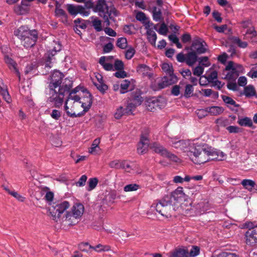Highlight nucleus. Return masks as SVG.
Masks as SVG:
<instances>
[{
    "instance_id": "ea45409f",
    "label": "nucleus",
    "mask_w": 257,
    "mask_h": 257,
    "mask_svg": "<svg viewBox=\"0 0 257 257\" xmlns=\"http://www.w3.org/2000/svg\"><path fill=\"white\" fill-rule=\"evenodd\" d=\"M231 40L234 44H236L240 48H245L248 46V44L246 42L242 41L237 37H233Z\"/></svg>"
},
{
    "instance_id": "72a5a7b5",
    "label": "nucleus",
    "mask_w": 257,
    "mask_h": 257,
    "mask_svg": "<svg viewBox=\"0 0 257 257\" xmlns=\"http://www.w3.org/2000/svg\"><path fill=\"white\" fill-rule=\"evenodd\" d=\"M243 94L247 97H250L256 95V91L252 85H249L244 88Z\"/></svg>"
},
{
    "instance_id": "c85d7f7f",
    "label": "nucleus",
    "mask_w": 257,
    "mask_h": 257,
    "mask_svg": "<svg viewBox=\"0 0 257 257\" xmlns=\"http://www.w3.org/2000/svg\"><path fill=\"white\" fill-rule=\"evenodd\" d=\"M203 42L196 40L193 42L192 47L196 51L198 54H203L206 52V49L204 47Z\"/></svg>"
},
{
    "instance_id": "49530a36",
    "label": "nucleus",
    "mask_w": 257,
    "mask_h": 257,
    "mask_svg": "<svg viewBox=\"0 0 257 257\" xmlns=\"http://www.w3.org/2000/svg\"><path fill=\"white\" fill-rule=\"evenodd\" d=\"M240 27L242 29H249L250 28L253 27L252 25V22L250 20L247 19L242 21L240 23Z\"/></svg>"
},
{
    "instance_id": "4468645a",
    "label": "nucleus",
    "mask_w": 257,
    "mask_h": 257,
    "mask_svg": "<svg viewBox=\"0 0 257 257\" xmlns=\"http://www.w3.org/2000/svg\"><path fill=\"white\" fill-rule=\"evenodd\" d=\"M208 155L209 161L211 160L222 161L225 158V154L219 151L208 146Z\"/></svg>"
},
{
    "instance_id": "f8f14e48",
    "label": "nucleus",
    "mask_w": 257,
    "mask_h": 257,
    "mask_svg": "<svg viewBox=\"0 0 257 257\" xmlns=\"http://www.w3.org/2000/svg\"><path fill=\"white\" fill-rule=\"evenodd\" d=\"M159 24L154 25L152 22H148L146 24V29L148 39L152 45L155 46L157 40V35L154 30H157Z\"/></svg>"
},
{
    "instance_id": "774afa93",
    "label": "nucleus",
    "mask_w": 257,
    "mask_h": 257,
    "mask_svg": "<svg viewBox=\"0 0 257 257\" xmlns=\"http://www.w3.org/2000/svg\"><path fill=\"white\" fill-rule=\"evenodd\" d=\"M51 116L53 118L58 120L61 116V112L58 110L53 109L51 113Z\"/></svg>"
},
{
    "instance_id": "2f4dec72",
    "label": "nucleus",
    "mask_w": 257,
    "mask_h": 257,
    "mask_svg": "<svg viewBox=\"0 0 257 257\" xmlns=\"http://www.w3.org/2000/svg\"><path fill=\"white\" fill-rule=\"evenodd\" d=\"M197 61V56L195 52H189L186 57V62L190 66L194 64Z\"/></svg>"
},
{
    "instance_id": "c03bdc74",
    "label": "nucleus",
    "mask_w": 257,
    "mask_h": 257,
    "mask_svg": "<svg viewBox=\"0 0 257 257\" xmlns=\"http://www.w3.org/2000/svg\"><path fill=\"white\" fill-rule=\"evenodd\" d=\"M130 85V81L128 80H124L120 84V93L123 94L127 92L128 88Z\"/></svg>"
},
{
    "instance_id": "c756f323",
    "label": "nucleus",
    "mask_w": 257,
    "mask_h": 257,
    "mask_svg": "<svg viewBox=\"0 0 257 257\" xmlns=\"http://www.w3.org/2000/svg\"><path fill=\"white\" fill-rule=\"evenodd\" d=\"M151 12L152 13L153 20L156 22H159L163 20L162 12L160 8L154 6L152 8Z\"/></svg>"
},
{
    "instance_id": "58836bf2",
    "label": "nucleus",
    "mask_w": 257,
    "mask_h": 257,
    "mask_svg": "<svg viewBox=\"0 0 257 257\" xmlns=\"http://www.w3.org/2000/svg\"><path fill=\"white\" fill-rule=\"evenodd\" d=\"M30 33L31 34V35H28L26 37L34 41L33 43V44H31V47H32L35 45L37 41L38 38V33L37 31L36 30H31Z\"/></svg>"
},
{
    "instance_id": "a18cd8bd",
    "label": "nucleus",
    "mask_w": 257,
    "mask_h": 257,
    "mask_svg": "<svg viewBox=\"0 0 257 257\" xmlns=\"http://www.w3.org/2000/svg\"><path fill=\"white\" fill-rule=\"evenodd\" d=\"M194 91V88L192 85L187 84L185 86L184 96L186 98L190 97Z\"/></svg>"
},
{
    "instance_id": "f03ea898",
    "label": "nucleus",
    "mask_w": 257,
    "mask_h": 257,
    "mask_svg": "<svg viewBox=\"0 0 257 257\" xmlns=\"http://www.w3.org/2000/svg\"><path fill=\"white\" fill-rule=\"evenodd\" d=\"M84 212V207L81 203H75L70 211H67L63 215L61 220L55 217L54 221L58 224L64 226L73 225L80 220Z\"/></svg>"
},
{
    "instance_id": "5fc2aeb1",
    "label": "nucleus",
    "mask_w": 257,
    "mask_h": 257,
    "mask_svg": "<svg viewBox=\"0 0 257 257\" xmlns=\"http://www.w3.org/2000/svg\"><path fill=\"white\" fill-rule=\"evenodd\" d=\"M125 112V111H124V109L122 106H120L116 109L114 114V116L116 119H119Z\"/></svg>"
},
{
    "instance_id": "37998d69",
    "label": "nucleus",
    "mask_w": 257,
    "mask_h": 257,
    "mask_svg": "<svg viewBox=\"0 0 257 257\" xmlns=\"http://www.w3.org/2000/svg\"><path fill=\"white\" fill-rule=\"evenodd\" d=\"M113 71L122 70L124 69V64L121 60L113 59Z\"/></svg>"
},
{
    "instance_id": "6e6552de",
    "label": "nucleus",
    "mask_w": 257,
    "mask_h": 257,
    "mask_svg": "<svg viewBox=\"0 0 257 257\" xmlns=\"http://www.w3.org/2000/svg\"><path fill=\"white\" fill-rule=\"evenodd\" d=\"M244 228H248L245 233V241L247 245H253L257 243V225L253 226V224L250 222H245Z\"/></svg>"
},
{
    "instance_id": "393cba45",
    "label": "nucleus",
    "mask_w": 257,
    "mask_h": 257,
    "mask_svg": "<svg viewBox=\"0 0 257 257\" xmlns=\"http://www.w3.org/2000/svg\"><path fill=\"white\" fill-rule=\"evenodd\" d=\"M237 123L241 126L254 128L252 120L248 117H239L237 120Z\"/></svg>"
},
{
    "instance_id": "6e6d98bb",
    "label": "nucleus",
    "mask_w": 257,
    "mask_h": 257,
    "mask_svg": "<svg viewBox=\"0 0 257 257\" xmlns=\"http://www.w3.org/2000/svg\"><path fill=\"white\" fill-rule=\"evenodd\" d=\"M199 248L197 246H194L192 247L190 252H188V255L189 254L191 257H195L199 254Z\"/></svg>"
},
{
    "instance_id": "338daca9",
    "label": "nucleus",
    "mask_w": 257,
    "mask_h": 257,
    "mask_svg": "<svg viewBox=\"0 0 257 257\" xmlns=\"http://www.w3.org/2000/svg\"><path fill=\"white\" fill-rule=\"evenodd\" d=\"M135 6L143 10H146V5L143 0H136Z\"/></svg>"
},
{
    "instance_id": "8fccbe9b",
    "label": "nucleus",
    "mask_w": 257,
    "mask_h": 257,
    "mask_svg": "<svg viewBox=\"0 0 257 257\" xmlns=\"http://www.w3.org/2000/svg\"><path fill=\"white\" fill-rule=\"evenodd\" d=\"M139 188V185L137 184H130L124 187V191L125 192L134 191L137 190Z\"/></svg>"
},
{
    "instance_id": "a878e982",
    "label": "nucleus",
    "mask_w": 257,
    "mask_h": 257,
    "mask_svg": "<svg viewBox=\"0 0 257 257\" xmlns=\"http://www.w3.org/2000/svg\"><path fill=\"white\" fill-rule=\"evenodd\" d=\"M150 148L155 153L163 156L167 153V150L163 146L157 143H154L150 145Z\"/></svg>"
},
{
    "instance_id": "39448f33",
    "label": "nucleus",
    "mask_w": 257,
    "mask_h": 257,
    "mask_svg": "<svg viewBox=\"0 0 257 257\" xmlns=\"http://www.w3.org/2000/svg\"><path fill=\"white\" fill-rule=\"evenodd\" d=\"M152 207L155 208L156 211L164 217L168 218L171 216V201L168 196H165L157 203L153 204Z\"/></svg>"
},
{
    "instance_id": "bb28decb",
    "label": "nucleus",
    "mask_w": 257,
    "mask_h": 257,
    "mask_svg": "<svg viewBox=\"0 0 257 257\" xmlns=\"http://www.w3.org/2000/svg\"><path fill=\"white\" fill-rule=\"evenodd\" d=\"M241 184L244 189L249 191H252L255 187H256V189H257V185L255 182L250 179H243L241 182Z\"/></svg>"
},
{
    "instance_id": "13d9d810",
    "label": "nucleus",
    "mask_w": 257,
    "mask_h": 257,
    "mask_svg": "<svg viewBox=\"0 0 257 257\" xmlns=\"http://www.w3.org/2000/svg\"><path fill=\"white\" fill-rule=\"evenodd\" d=\"M54 198V194L51 191L47 192L45 196V199L46 201L50 204L52 205V202Z\"/></svg>"
},
{
    "instance_id": "412c9836",
    "label": "nucleus",
    "mask_w": 257,
    "mask_h": 257,
    "mask_svg": "<svg viewBox=\"0 0 257 257\" xmlns=\"http://www.w3.org/2000/svg\"><path fill=\"white\" fill-rule=\"evenodd\" d=\"M244 39L250 40L251 43H257L255 38L257 36V32L255 30L254 28H250L246 30L244 33H243Z\"/></svg>"
},
{
    "instance_id": "e2e57ef3",
    "label": "nucleus",
    "mask_w": 257,
    "mask_h": 257,
    "mask_svg": "<svg viewBox=\"0 0 257 257\" xmlns=\"http://www.w3.org/2000/svg\"><path fill=\"white\" fill-rule=\"evenodd\" d=\"M204 71V68L202 66H198L195 67L193 71V74L194 75L200 76H201Z\"/></svg>"
},
{
    "instance_id": "864d4df0",
    "label": "nucleus",
    "mask_w": 257,
    "mask_h": 257,
    "mask_svg": "<svg viewBox=\"0 0 257 257\" xmlns=\"http://www.w3.org/2000/svg\"><path fill=\"white\" fill-rule=\"evenodd\" d=\"M79 248L82 251L88 252L89 249H93V246L87 242H82L79 245Z\"/></svg>"
},
{
    "instance_id": "dca6fc26",
    "label": "nucleus",
    "mask_w": 257,
    "mask_h": 257,
    "mask_svg": "<svg viewBox=\"0 0 257 257\" xmlns=\"http://www.w3.org/2000/svg\"><path fill=\"white\" fill-rule=\"evenodd\" d=\"M67 10L69 13L73 16H76L78 14H83L85 16H87L89 15L88 12L84 13V9L80 6L68 4L67 5Z\"/></svg>"
},
{
    "instance_id": "680f3d73",
    "label": "nucleus",
    "mask_w": 257,
    "mask_h": 257,
    "mask_svg": "<svg viewBox=\"0 0 257 257\" xmlns=\"http://www.w3.org/2000/svg\"><path fill=\"white\" fill-rule=\"evenodd\" d=\"M87 177L85 175H82L78 181L76 183V185L78 187H82L85 185Z\"/></svg>"
},
{
    "instance_id": "ddd939ff",
    "label": "nucleus",
    "mask_w": 257,
    "mask_h": 257,
    "mask_svg": "<svg viewBox=\"0 0 257 257\" xmlns=\"http://www.w3.org/2000/svg\"><path fill=\"white\" fill-rule=\"evenodd\" d=\"M61 49V45L59 43H55V45L54 46L53 49L48 51L46 54L45 67L51 68L52 67V64L55 62L54 56Z\"/></svg>"
},
{
    "instance_id": "6ab92c4d",
    "label": "nucleus",
    "mask_w": 257,
    "mask_h": 257,
    "mask_svg": "<svg viewBox=\"0 0 257 257\" xmlns=\"http://www.w3.org/2000/svg\"><path fill=\"white\" fill-rule=\"evenodd\" d=\"M186 198V196L183 192V189L182 187H178L171 194V198L177 202L185 200Z\"/></svg>"
},
{
    "instance_id": "20e7f679",
    "label": "nucleus",
    "mask_w": 257,
    "mask_h": 257,
    "mask_svg": "<svg viewBox=\"0 0 257 257\" xmlns=\"http://www.w3.org/2000/svg\"><path fill=\"white\" fill-rule=\"evenodd\" d=\"M111 10L112 8L107 6L105 0H98L94 7V12L97 13L100 17L103 18L104 23L106 26L110 24L109 18Z\"/></svg>"
},
{
    "instance_id": "052dcab7",
    "label": "nucleus",
    "mask_w": 257,
    "mask_h": 257,
    "mask_svg": "<svg viewBox=\"0 0 257 257\" xmlns=\"http://www.w3.org/2000/svg\"><path fill=\"white\" fill-rule=\"evenodd\" d=\"M10 194L15 197L19 201L24 202L25 200V197L15 191H13V192H10Z\"/></svg>"
},
{
    "instance_id": "cd10ccee",
    "label": "nucleus",
    "mask_w": 257,
    "mask_h": 257,
    "mask_svg": "<svg viewBox=\"0 0 257 257\" xmlns=\"http://www.w3.org/2000/svg\"><path fill=\"white\" fill-rule=\"evenodd\" d=\"M170 257H188V251L185 248H177L170 253Z\"/></svg>"
},
{
    "instance_id": "0eeeda50",
    "label": "nucleus",
    "mask_w": 257,
    "mask_h": 257,
    "mask_svg": "<svg viewBox=\"0 0 257 257\" xmlns=\"http://www.w3.org/2000/svg\"><path fill=\"white\" fill-rule=\"evenodd\" d=\"M169 143L173 147L176 149H179L184 152L187 153L188 156V154L191 151L192 146H194V143L190 141L180 140L177 137L169 138Z\"/></svg>"
},
{
    "instance_id": "f257e3e1",
    "label": "nucleus",
    "mask_w": 257,
    "mask_h": 257,
    "mask_svg": "<svg viewBox=\"0 0 257 257\" xmlns=\"http://www.w3.org/2000/svg\"><path fill=\"white\" fill-rule=\"evenodd\" d=\"M64 75L59 71H54L48 78V86L46 92L48 101L59 108L63 104L66 93L69 94L65 102L64 110L70 117L83 116L90 109L92 103L90 93L86 91L85 96H81V87L77 86L70 91L72 81L68 79H63Z\"/></svg>"
},
{
    "instance_id": "79ce46f5",
    "label": "nucleus",
    "mask_w": 257,
    "mask_h": 257,
    "mask_svg": "<svg viewBox=\"0 0 257 257\" xmlns=\"http://www.w3.org/2000/svg\"><path fill=\"white\" fill-rule=\"evenodd\" d=\"M98 182V180L96 178H90L88 182V187L87 188V190L90 191L94 189L97 186Z\"/></svg>"
},
{
    "instance_id": "69168bd1",
    "label": "nucleus",
    "mask_w": 257,
    "mask_h": 257,
    "mask_svg": "<svg viewBox=\"0 0 257 257\" xmlns=\"http://www.w3.org/2000/svg\"><path fill=\"white\" fill-rule=\"evenodd\" d=\"M117 71L116 72L114 75L117 77V78H124L126 77H127V74L126 72L123 71V70H117Z\"/></svg>"
},
{
    "instance_id": "bf43d9fd",
    "label": "nucleus",
    "mask_w": 257,
    "mask_h": 257,
    "mask_svg": "<svg viewBox=\"0 0 257 257\" xmlns=\"http://www.w3.org/2000/svg\"><path fill=\"white\" fill-rule=\"evenodd\" d=\"M164 157L168 158L170 160H171L172 161H174L175 162H178V161L179 160V158L176 156H175V155L171 153L168 150L167 151V153L165 154Z\"/></svg>"
},
{
    "instance_id": "7c9ffc66",
    "label": "nucleus",
    "mask_w": 257,
    "mask_h": 257,
    "mask_svg": "<svg viewBox=\"0 0 257 257\" xmlns=\"http://www.w3.org/2000/svg\"><path fill=\"white\" fill-rule=\"evenodd\" d=\"M157 103V98L153 97L148 99L146 102V106L147 109L151 111L156 110L158 109Z\"/></svg>"
},
{
    "instance_id": "4d7b16f0",
    "label": "nucleus",
    "mask_w": 257,
    "mask_h": 257,
    "mask_svg": "<svg viewBox=\"0 0 257 257\" xmlns=\"http://www.w3.org/2000/svg\"><path fill=\"white\" fill-rule=\"evenodd\" d=\"M97 88L101 92H104L108 88L107 86L103 82L100 83H94Z\"/></svg>"
},
{
    "instance_id": "5701e85b",
    "label": "nucleus",
    "mask_w": 257,
    "mask_h": 257,
    "mask_svg": "<svg viewBox=\"0 0 257 257\" xmlns=\"http://www.w3.org/2000/svg\"><path fill=\"white\" fill-rule=\"evenodd\" d=\"M14 11L16 14L20 15L27 14L29 11V5L24 0L21 2V5L15 7Z\"/></svg>"
},
{
    "instance_id": "de8ad7c7",
    "label": "nucleus",
    "mask_w": 257,
    "mask_h": 257,
    "mask_svg": "<svg viewBox=\"0 0 257 257\" xmlns=\"http://www.w3.org/2000/svg\"><path fill=\"white\" fill-rule=\"evenodd\" d=\"M127 40L123 37L119 38L117 39L116 45L120 49H125L127 47Z\"/></svg>"
},
{
    "instance_id": "a211bd4d",
    "label": "nucleus",
    "mask_w": 257,
    "mask_h": 257,
    "mask_svg": "<svg viewBox=\"0 0 257 257\" xmlns=\"http://www.w3.org/2000/svg\"><path fill=\"white\" fill-rule=\"evenodd\" d=\"M149 145V140L147 135H142L138 146V152L143 154L146 153Z\"/></svg>"
},
{
    "instance_id": "09e8293b",
    "label": "nucleus",
    "mask_w": 257,
    "mask_h": 257,
    "mask_svg": "<svg viewBox=\"0 0 257 257\" xmlns=\"http://www.w3.org/2000/svg\"><path fill=\"white\" fill-rule=\"evenodd\" d=\"M136 51L132 47H128L125 53V58L127 60L131 59L134 56Z\"/></svg>"
},
{
    "instance_id": "473e14b6",
    "label": "nucleus",
    "mask_w": 257,
    "mask_h": 257,
    "mask_svg": "<svg viewBox=\"0 0 257 257\" xmlns=\"http://www.w3.org/2000/svg\"><path fill=\"white\" fill-rule=\"evenodd\" d=\"M206 110L211 115H217L222 113L224 109L220 106H213L206 108Z\"/></svg>"
},
{
    "instance_id": "c9c22d12",
    "label": "nucleus",
    "mask_w": 257,
    "mask_h": 257,
    "mask_svg": "<svg viewBox=\"0 0 257 257\" xmlns=\"http://www.w3.org/2000/svg\"><path fill=\"white\" fill-rule=\"evenodd\" d=\"M124 163L125 160H115L109 163V166L111 168L119 169H121L122 167H124Z\"/></svg>"
},
{
    "instance_id": "423d86ee",
    "label": "nucleus",
    "mask_w": 257,
    "mask_h": 257,
    "mask_svg": "<svg viewBox=\"0 0 257 257\" xmlns=\"http://www.w3.org/2000/svg\"><path fill=\"white\" fill-rule=\"evenodd\" d=\"M70 206V204L68 201H58L53 203L50 209V213L52 219L54 220L55 217H57L58 219H62V214Z\"/></svg>"
},
{
    "instance_id": "9b49d317",
    "label": "nucleus",
    "mask_w": 257,
    "mask_h": 257,
    "mask_svg": "<svg viewBox=\"0 0 257 257\" xmlns=\"http://www.w3.org/2000/svg\"><path fill=\"white\" fill-rule=\"evenodd\" d=\"M241 69V65L229 61L225 67V70L229 71L226 77L230 80H235L239 75V71Z\"/></svg>"
},
{
    "instance_id": "aec40b11",
    "label": "nucleus",
    "mask_w": 257,
    "mask_h": 257,
    "mask_svg": "<svg viewBox=\"0 0 257 257\" xmlns=\"http://www.w3.org/2000/svg\"><path fill=\"white\" fill-rule=\"evenodd\" d=\"M137 71L144 76L149 78L151 77L153 75L152 69L146 64H139L137 68Z\"/></svg>"
},
{
    "instance_id": "4c0bfd02",
    "label": "nucleus",
    "mask_w": 257,
    "mask_h": 257,
    "mask_svg": "<svg viewBox=\"0 0 257 257\" xmlns=\"http://www.w3.org/2000/svg\"><path fill=\"white\" fill-rule=\"evenodd\" d=\"M93 249L96 252L108 251L111 250V247L108 245L98 244L95 246H93Z\"/></svg>"
},
{
    "instance_id": "b1692460",
    "label": "nucleus",
    "mask_w": 257,
    "mask_h": 257,
    "mask_svg": "<svg viewBox=\"0 0 257 257\" xmlns=\"http://www.w3.org/2000/svg\"><path fill=\"white\" fill-rule=\"evenodd\" d=\"M55 13L56 16L59 18L60 20L63 24L66 25L68 23L67 15L63 10L56 7Z\"/></svg>"
},
{
    "instance_id": "e433bc0d",
    "label": "nucleus",
    "mask_w": 257,
    "mask_h": 257,
    "mask_svg": "<svg viewBox=\"0 0 257 257\" xmlns=\"http://www.w3.org/2000/svg\"><path fill=\"white\" fill-rule=\"evenodd\" d=\"M221 98L228 107L230 106H233L235 107H239V105L236 104L235 101L231 97L226 95H221Z\"/></svg>"
},
{
    "instance_id": "603ef678",
    "label": "nucleus",
    "mask_w": 257,
    "mask_h": 257,
    "mask_svg": "<svg viewBox=\"0 0 257 257\" xmlns=\"http://www.w3.org/2000/svg\"><path fill=\"white\" fill-rule=\"evenodd\" d=\"M92 24L94 28L97 32H100L102 30L101 22L97 18L95 19L93 21H92Z\"/></svg>"
},
{
    "instance_id": "7ed1b4c3",
    "label": "nucleus",
    "mask_w": 257,
    "mask_h": 257,
    "mask_svg": "<svg viewBox=\"0 0 257 257\" xmlns=\"http://www.w3.org/2000/svg\"><path fill=\"white\" fill-rule=\"evenodd\" d=\"M191 149L188 157L194 163L201 164L209 161L207 145L195 143Z\"/></svg>"
},
{
    "instance_id": "a19ab883",
    "label": "nucleus",
    "mask_w": 257,
    "mask_h": 257,
    "mask_svg": "<svg viewBox=\"0 0 257 257\" xmlns=\"http://www.w3.org/2000/svg\"><path fill=\"white\" fill-rule=\"evenodd\" d=\"M141 99H142V98H140L138 96L137 98H135L134 100V101H136L135 102V103H130L128 104L127 108L125 109V113H129V111L131 110V109H130V108H134V107H135L137 105H140L142 102V100Z\"/></svg>"
},
{
    "instance_id": "2eb2a0df",
    "label": "nucleus",
    "mask_w": 257,
    "mask_h": 257,
    "mask_svg": "<svg viewBox=\"0 0 257 257\" xmlns=\"http://www.w3.org/2000/svg\"><path fill=\"white\" fill-rule=\"evenodd\" d=\"M99 63L106 71H113V57L112 56H101L99 60Z\"/></svg>"
},
{
    "instance_id": "4be33fe9",
    "label": "nucleus",
    "mask_w": 257,
    "mask_h": 257,
    "mask_svg": "<svg viewBox=\"0 0 257 257\" xmlns=\"http://www.w3.org/2000/svg\"><path fill=\"white\" fill-rule=\"evenodd\" d=\"M100 140V139H95L92 142L90 147L88 148V153L93 155L99 154L101 149L99 146Z\"/></svg>"
},
{
    "instance_id": "3c124183",
    "label": "nucleus",
    "mask_w": 257,
    "mask_h": 257,
    "mask_svg": "<svg viewBox=\"0 0 257 257\" xmlns=\"http://www.w3.org/2000/svg\"><path fill=\"white\" fill-rule=\"evenodd\" d=\"M157 31L161 35H166L168 31V28L167 25L163 22L161 24L160 28L158 30L157 29Z\"/></svg>"
},
{
    "instance_id": "1a4fd4ad",
    "label": "nucleus",
    "mask_w": 257,
    "mask_h": 257,
    "mask_svg": "<svg viewBox=\"0 0 257 257\" xmlns=\"http://www.w3.org/2000/svg\"><path fill=\"white\" fill-rule=\"evenodd\" d=\"M162 69L163 71L169 75V77L165 76L162 79V82L159 84L161 88H164L174 83L176 81L177 78L173 75V70L171 65L168 63H163L162 65Z\"/></svg>"
},
{
    "instance_id": "f704fd0d",
    "label": "nucleus",
    "mask_w": 257,
    "mask_h": 257,
    "mask_svg": "<svg viewBox=\"0 0 257 257\" xmlns=\"http://www.w3.org/2000/svg\"><path fill=\"white\" fill-rule=\"evenodd\" d=\"M136 18L138 21L144 24L145 27L146 24H147L148 22H151L149 19L147 17L146 14L142 12H137L136 15Z\"/></svg>"
},
{
    "instance_id": "0e129e2a",
    "label": "nucleus",
    "mask_w": 257,
    "mask_h": 257,
    "mask_svg": "<svg viewBox=\"0 0 257 257\" xmlns=\"http://www.w3.org/2000/svg\"><path fill=\"white\" fill-rule=\"evenodd\" d=\"M166 105V101L162 97L157 98V108L161 109L164 107Z\"/></svg>"
},
{
    "instance_id": "9d476101",
    "label": "nucleus",
    "mask_w": 257,
    "mask_h": 257,
    "mask_svg": "<svg viewBox=\"0 0 257 257\" xmlns=\"http://www.w3.org/2000/svg\"><path fill=\"white\" fill-rule=\"evenodd\" d=\"M31 30L27 26H22L14 31L15 35L21 40L22 45L27 48H31V45L34 42L26 37L28 35H31Z\"/></svg>"
},
{
    "instance_id": "f3484780",
    "label": "nucleus",
    "mask_w": 257,
    "mask_h": 257,
    "mask_svg": "<svg viewBox=\"0 0 257 257\" xmlns=\"http://www.w3.org/2000/svg\"><path fill=\"white\" fill-rule=\"evenodd\" d=\"M4 61L11 70H13L18 76L20 80V73L17 68V63L13 59L12 56L10 55H5L4 56Z\"/></svg>"
}]
</instances>
